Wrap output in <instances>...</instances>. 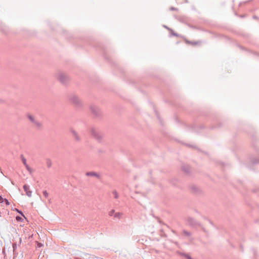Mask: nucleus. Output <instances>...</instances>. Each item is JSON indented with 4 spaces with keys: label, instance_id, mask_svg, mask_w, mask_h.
<instances>
[{
    "label": "nucleus",
    "instance_id": "obj_1",
    "mask_svg": "<svg viewBox=\"0 0 259 259\" xmlns=\"http://www.w3.org/2000/svg\"><path fill=\"white\" fill-rule=\"evenodd\" d=\"M26 118L34 127L37 129H39L42 127V123L40 122L34 115L30 113H28L26 114Z\"/></svg>",
    "mask_w": 259,
    "mask_h": 259
},
{
    "label": "nucleus",
    "instance_id": "obj_2",
    "mask_svg": "<svg viewBox=\"0 0 259 259\" xmlns=\"http://www.w3.org/2000/svg\"><path fill=\"white\" fill-rule=\"evenodd\" d=\"M23 189L25 191L26 195L28 197H31L32 195V192L30 190L29 186L27 185H24L23 186Z\"/></svg>",
    "mask_w": 259,
    "mask_h": 259
},
{
    "label": "nucleus",
    "instance_id": "obj_3",
    "mask_svg": "<svg viewBox=\"0 0 259 259\" xmlns=\"http://www.w3.org/2000/svg\"><path fill=\"white\" fill-rule=\"evenodd\" d=\"M71 133L73 137L76 141H79L80 140V137L78 133L74 130H71Z\"/></svg>",
    "mask_w": 259,
    "mask_h": 259
},
{
    "label": "nucleus",
    "instance_id": "obj_4",
    "mask_svg": "<svg viewBox=\"0 0 259 259\" xmlns=\"http://www.w3.org/2000/svg\"><path fill=\"white\" fill-rule=\"evenodd\" d=\"M123 216V213L117 212L114 213V218L115 219H120Z\"/></svg>",
    "mask_w": 259,
    "mask_h": 259
},
{
    "label": "nucleus",
    "instance_id": "obj_5",
    "mask_svg": "<svg viewBox=\"0 0 259 259\" xmlns=\"http://www.w3.org/2000/svg\"><path fill=\"white\" fill-rule=\"evenodd\" d=\"M87 175L88 176H92V177H96L97 178H99L100 177L99 175L97 173H96L95 172H89L87 173Z\"/></svg>",
    "mask_w": 259,
    "mask_h": 259
},
{
    "label": "nucleus",
    "instance_id": "obj_6",
    "mask_svg": "<svg viewBox=\"0 0 259 259\" xmlns=\"http://www.w3.org/2000/svg\"><path fill=\"white\" fill-rule=\"evenodd\" d=\"M0 202L1 203L5 202L6 205H9L10 203L7 199L3 198L2 196H0Z\"/></svg>",
    "mask_w": 259,
    "mask_h": 259
},
{
    "label": "nucleus",
    "instance_id": "obj_7",
    "mask_svg": "<svg viewBox=\"0 0 259 259\" xmlns=\"http://www.w3.org/2000/svg\"><path fill=\"white\" fill-rule=\"evenodd\" d=\"M72 99V101H73L74 103H79V99H78L77 97H73L72 98V99Z\"/></svg>",
    "mask_w": 259,
    "mask_h": 259
},
{
    "label": "nucleus",
    "instance_id": "obj_8",
    "mask_svg": "<svg viewBox=\"0 0 259 259\" xmlns=\"http://www.w3.org/2000/svg\"><path fill=\"white\" fill-rule=\"evenodd\" d=\"M115 210L114 209H111L108 212V215L110 217H112L113 215L114 216L115 213Z\"/></svg>",
    "mask_w": 259,
    "mask_h": 259
},
{
    "label": "nucleus",
    "instance_id": "obj_9",
    "mask_svg": "<svg viewBox=\"0 0 259 259\" xmlns=\"http://www.w3.org/2000/svg\"><path fill=\"white\" fill-rule=\"evenodd\" d=\"M112 193H113V195L114 196V197L115 199H117L118 198V194L117 192V191H113Z\"/></svg>",
    "mask_w": 259,
    "mask_h": 259
},
{
    "label": "nucleus",
    "instance_id": "obj_10",
    "mask_svg": "<svg viewBox=\"0 0 259 259\" xmlns=\"http://www.w3.org/2000/svg\"><path fill=\"white\" fill-rule=\"evenodd\" d=\"M43 195L46 198L49 197V193L47 191H43Z\"/></svg>",
    "mask_w": 259,
    "mask_h": 259
},
{
    "label": "nucleus",
    "instance_id": "obj_11",
    "mask_svg": "<svg viewBox=\"0 0 259 259\" xmlns=\"http://www.w3.org/2000/svg\"><path fill=\"white\" fill-rule=\"evenodd\" d=\"M27 170L30 173H31L32 172V169L28 166V165H26V166H25Z\"/></svg>",
    "mask_w": 259,
    "mask_h": 259
},
{
    "label": "nucleus",
    "instance_id": "obj_12",
    "mask_svg": "<svg viewBox=\"0 0 259 259\" xmlns=\"http://www.w3.org/2000/svg\"><path fill=\"white\" fill-rule=\"evenodd\" d=\"M22 161H23V163L24 164V165L26 166V165H28V164H27L26 163V160L25 158H24V157L22 158Z\"/></svg>",
    "mask_w": 259,
    "mask_h": 259
},
{
    "label": "nucleus",
    "instance_id": "obj_13",
    "mask_svg": "<svg viewBox=\"0 0 259 259\" xmlns=\"http://www.w3.org/2000/svg\"><path fill=\"white\" fill-rule=\"evenodd\" d=\"M95 136H96L97 138H99V139L101 138V136H99L98 134H95Z\"/></svg>",
    "mask_w": 259,
    "mask_h": 259
},
{
    "label": "nucleus",
    "instance_id": "obj_14",
    "mask_svg": "<svg viewBox=\"0 0 259 259\" xmlns=\"http://www.w3.org/2000/svg\"><path fill=\"white\" fill-rule=\"evenodd\" d=\"M20 219V218L19 217H16V219L18 220H19Z\"/></svg>",
    "mask_w": 259,
    "mask_h": 259
}]
</instances>
